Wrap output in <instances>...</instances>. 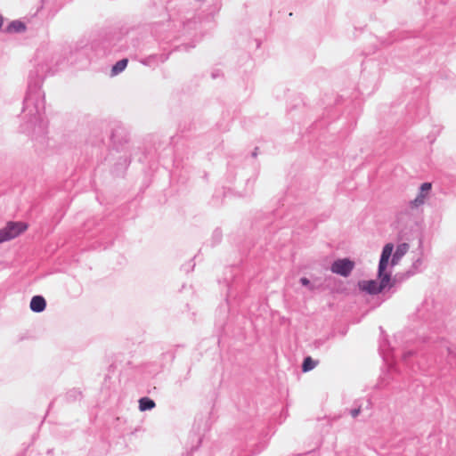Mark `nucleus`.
<instances>
[{
	"instance_id": "nucleus-1",
	"label": "nucleus",
	"mask_w": 456,
	"mask_h": 456,
	"mask_svg": "<svg viewBox=\"0 0 456 456\" xmlns=\"http://www.w3.org/2000/svg\"><path fill=\"white\" fill-rule=\"evenodd\" d=\"M390 258H380L377 280H361L357 287L361 292L369 295H377L386 289L393 287L392 272L387 270Z\"/></svg>"
},
{
	"instance_id": "nucleus-2",
	"label": "nucleus",
	"mask_w": 456,
	"mask_h": 456,
	"mask_svg": "<svg viewBox=\"0 0 456 456\" xmlns=\"http://www.w3.org/2000/svg\"><path fill=\"white\" fill-rule=\"evenodd\" d=\"M28 228L27 224L23 222H9L4 227L0 229V243L8 241L18 237Z\"/></svg>"
},
{
	"instance_id": "nucleus-3",
	"label": "nucleus",
	"mask_w": 456,
	"mask_h": 456,
	"mask_svg": "<svg viewBox=\"0 0 456 456\" xmlns=\"http://www.w3.org/2000/svg\"><path fill=\"white\" fill-rule=\"evenodd\" d=\"M354 266V263L348 258H340L335 261L331 266V271L342 276H348Z\"/></svg>"
},
{
	"instance_id": "nucleus-4",
	"label": "nucleus",
	"mask_w": 456,
	"mask_h": 456,
	"mask_svg": "<svg viewBox=\"0 0 456 456\" xmlns=\"http://www.w3.org/2000/svg\"><path fill=\"white\" fill-rule=\"evenodd\" d=\"M46 302L41 296H35L30 301V309L33 312L40 313L45 309Z\"/></svg>"
},
{
	"instance_id": "nucleus-5",
	"label": "nucleus",
	"mask_w": 456,
	"mask_h": 456,
	"mask_svg": "<svg viewBox=\"0 0 456 456\" xmlns=\"http://www.w3.org/2000/svg\"><path fill=\"white\" fill-rule=\"evenodd\" d=\"M25 30L26 25L20 20H14L7 27L8 32H23Z\"/></svg>"
},
{
	"instance_id": "nucleus-6",
	"label": "nucleus",
	"mask_w": 456,
	"mask_h": 456,
	"mask_svg": "<svg viewBox=\"0 0 456 456\" xmlns=\"http://www.w3.org/2000/svg\"><path fill=\"white\" fill-rule=\"evenodd\" d=\"M317 364H318L317 361H314V360H313L312 357L307 356V357H305L304 359V362H303V364H302V370L304 372L310 371L313 369H314Z\"/></svg>"
},
{
	"instance_id": "nucleus-7",
	"label": "nucleus",
	"mask_w": 456,
	"mask_h": 456,
	"mask_svg": "<svg viewBox=\"0 0 456 456\" xmlns=\"http://www.w3.org/2000/svg\"><path fill=\"white\" fill-rule=\"evenodd\" d=\"M155 403L148 397H142L139 401V408L141 411H147L154 408Z\"/></svg>"
},
{
	"instance_id": "nucleus-8",
	"label": "nucleus",
	"mask_w": 456,
	"mask_h": 456,
	"mask_svg": "<svg viewBox=\"0 0 456 456\" xmlns=\"http://www.w3.org/2000/svg\"><path fill=\"white\" fill-rule=\"evenodd\" d=\"M127 62H128L127 59H122V60L118 61L112 68V70H111L112 74L117 75V74L120 73L121 71H123L126 69Z\"/></svg>"
},
{
	"instance_id": "nucleus-9",
	"label": "nucleus",
	"mask_w": 456,
	"mask_h": 456,
	"mask_svg": "<svg viewBox=\"0 0 456 456\" xmlns=\"http://www.w3.org/2000/svg\"><path fill=\"white\" fill-rule=\"evenodd\" d=\"M409 250V245L407 243H402L397 246L394 256H403Z\"/></svg>"
},
{
	"instance_id": "nucleus-10",
	"label": "nucleus",
	"mask_w": 456,
	"mask_h": 456,
	"mask_svg": "<svg viewBox=\"0 0 456 456\" xmlns=\"http://www.w3.org/2000/svg\"><path fill=\"white\" fill-rule=\"evenodd\" d=\"M426 199V194L419 192V194L416 197V199L411 202L413 207H419L424 204Z\"/></svg>"
},
{
	"instance_id": "nucleus-11",
	"label": "nucleus",
	"mask_w": 456,
	"mask_h": 456,
	"mask_svg": "<svg viewBox=\"0 0 456 456\" xmlns=\"http://www.w3.org/2000/svg\"><path fill=\"white\" fill-rule=\"evenodd\" d=\"M393 250H394V245L391 243H388L384 247L380 256H391Z\"/></svg>"
},
{
	"instance_id": "nucleus-12",
	"label": "nucleus",
	"mask_w": 456,
	"mask_h": 456,
	"mask_svg": "<svg viewBox=\"0 0 456 456\" xmlns=\"http://www.w3.org/2000/svg\"><path fill=\"white\" fill-rule=\"evenodd\" d=\"M431 188H432L431 183H424L420 186V192H422L423 194L428 193V191L431 190Z\"/></svg>"
},
{
	"instance_id": "nucleus-13",
	"label": "nucleus",
	"mask_w": 456,
	"mask_h": 456,
	"mask_svg": "<svg viewBox=\"0 0 456 456\" xmlns=\"http://www.w3.org/2000/svg\"><path fill=\"white\" fill-rule=\"evenodd\" d=\"M361 411V409L358 408V409H354V410H352L351 411V415L353 418H355L356 416H358V414L360 413Z\"/></svg>"
},
{
	"instance_id": "nucleus-14",
	"label": "nucleus",
	"mask_w": 456,
	"mask_h": 456,
	"mask_svg": "<svg viewBox=\"0 0 456 456\" xmlns=\"http://www.w3.org/2000/svg\"><path fill=\"white\" fill-rule=\"evenodd\" d=\"M300 282H301V283H302V285H304V286H307V285H309V283H310L309 280H308L307 278H305V277L301 278V279H300Z\"/></svg>"
},
{
	"instance_id": "nucleus-15",
	"label": "nucleus",
	"mask_w": 456,
	"mask_h": 456,
	"mask_svg": "<svg viewBox=\"0 0 456 456\" xmlns=\"http://www.w3.org/2000/svg\"><path fill=\"white\" fill-rule=\"evenodd\" d=\"M396 264H397L396 259L393 258L392 261H391V265L393 266V265H395Z\"/></svg>"
},
{
	"instance_id": "nucleus-16",
	"label": "nucleus",
	"mask_w": 456,
	"mask_h": 456,
	"mask_svg": "<svg viewBox=\"0 0 456 456\" xmlns=\"http://www.w3.org/2000/svg\"><path fill=\"white\" fill-rule=\"evenodd\" d=\"M3 25V17L0 15V28L2 27Z\"/></svg>"
}]
</instances>
